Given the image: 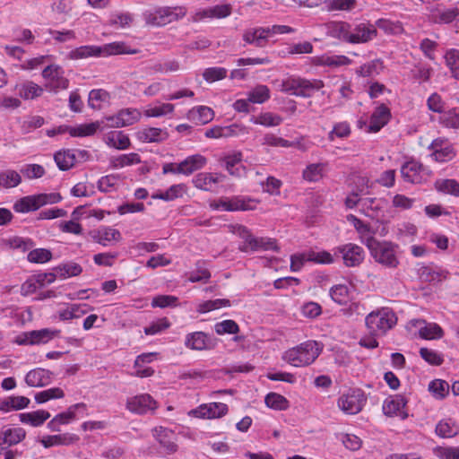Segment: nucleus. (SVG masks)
<instances>
[{
    "mask_svg": "<svg viewBox=\"0 0 459 459\" xmlns=\"http://www.w3.org/2000/svg\"><path fill=\"white\" fill-rule=\"evenodd\" d=\"M390 109L384 104L378 106L374 110L370 117L368 131L377 133L385 126L390 119Z\"/></svg>",
    "mask_w": 459,
    "mask_h": 459,
    "instance_id": "25",
    "label": "nucleus"
},
{
    "mask_svg": "<svg viewBox=\"0 0 459 459\" xmlns=\"http://www.w3.org/2000/svg\"><path fill=\"white\" fill-rule=\"evenodd\" d=\"M80 440L79 436L73 433H63L56 435H46L39 439V442L45 447L50 448L58 446H71Z\"/></svg>",
    "mask_w": 459,
    "mask_h": 459,
    "instance_id": "18",
    "label": "nucleus"
},
{
    "mask_svg": "<svg viewBox=\"0 0 459 459\" xmlns=\"http://www.w3.org/2000/svg\"><path fill=\"white\" fill-rule=\"evenodd\" d=\"M90 310H92V307L87 304H69L65 308L58 312V317L62 321H69L74 318H80Z\"/></svg>",
    "mask_w": 459,
    "mask_h": 459,
    "instance_id": "31",
    "label": "nucleus"
},
{
    "mask_svg": "<svg viewBox=\"0 0 459 459\" xmlns=\"http://www.w3.org/2000/svg\"><path fill=\"white\" fill-rule=\"evenodd\" d=\"M438 192L453 195L459 197V183L455 179H439L435 183Z\"/></svg>",
    "mask_w": 459,
    "mask_h": 459,
    "instance_id": "57",
    "label": "nucleus"
},
{
    "mask_svg": "<svg viewBox=\"0 0 459 459\" xmlns=\"http://www.w3.org/2000/svg\"><path fill=\"white\" fill-rule=\"evenodd\" d=\"M313 63L316 65H325L329 67H339L348 65L351 60L342 55H323L313 58Z\"/></svg>",
    "mask_w": 459,
    "mask_h": 459,
    "instance_id": "36",
    "label": "nucleus"
},
{
    "mask_svg": "<svg viewBox=\"0 0 459 459\" xmlns=\"http://www.w3.org/2000/svg\"><path fill=\"white\" fill-rule=\"evenodd\" d=\"M257 202L242 196L221 197L210 203L211 209L214 211H249L255 209Z\"/></svg>",
    "mask_w": 459,
    "mask_h": 459,
    "instance_id": "6",
    "label": "nucleus"
},
{
    "mask_svg": "<svg viewBox=\"0 0 459 459\" xmlns=\"http://www.w3.org/2000/svg\"><path fill=\"white\" fill-rule=\"evenodd\" d=\"M100 56V47L86 45L71 50L66 57L70 60L85 59L89 57Z\"/></svg>",
    "mask_w": 459,
    "mask_h": 459,
    "instance_id": "37",
    "label": "nucleus"
},
{
    "mask_svg": "<svg viewBox=\"0 0 459 459\" xmlns=\"http://www.w3.org/2000/svg\"><path fill=\"white\" fill-rule=\"evenodd\" d=\"M54 271L56 272L60 278H68L79 275L82 269L76 263H68L56 267Z\"/></svg>",
    "mask_w": 459,
    "mask_h": 459,
    "instance_id": "61",
    "label": "nucleus"
},
{
    "mask_svg": "<svg viewBox=\"0 0 459 459\" xmlns=\"http://www.w3.org/2000/svg\"><path fill=\"white\" fill-rule=\"evenodd\" d=\"M91 239L103 247L113 245L121 240V233L111 227H100L89 232Z\"/></svg>",
    "mask_w": 459,
    "mask_h": 459,
    "instance_id": "13",
    "label": "nucleus"
},
{
    "mask_svg": "<svg viewBox=\"0 0 459 459\" xmlns=\"http://www.w3.org/2000/svg\"><path fill=\"white\" fill-rule=\"evenodd\" d=\"M231 7L230 4H219L212 8L203 11L200 14L201 18H224L230 14Z\"/></svg>",
    "mask_w": 459,
    "mask_h": 459,
    "instance_id": "59",
    "label": "nucleus"
},
{
    "mask_svg": "<svg viewBox=\"0 0 459 459\" xmlns=\"http://www.w3.org/2000/svg\"><path fill=\"white\" fill-rule=\"evenodd\" d=\"M384 69L380 59L371 60L356 69V74L362 77H373L378 75Z\"/></svg>",
    "mask_w": 459,
    "mask_h": 459,
    "instance_id": "44",
    "label": "nucleus"
},
{
    "mask_svg": "<svg viewBox=\"0 0 459 459\" xmlns=\"http://www.w3.org/2000/svg\"><path fill=\"white\" fill-rule=\"evenodd\" d=\"M54 160L59 169L67 170L74 167L75 163V155L70 150H63L55 153Z\"/></svg>",
    "mask_w": 459,
    "mask_h": 459,
    "instance_id": "47",
    "label": "nucleus"
},
{
    "mask_svg": "<svg viewBox=\"0 0 459 459\" xmlns=\"http://www.w3.org/2000/svg\"><path fill=\"white\" fill-rule=\"evenodd\" d=\"M126 409L137 414H143L157 408V403L147 394L130 397L126 401Z\"/></svg>",
    "mask_w": 459,
    "mask_h": 459,
    "instance_id": "12",
    "label": "nucleus"
},
{
    "mask_svg": "<svg viewBox=\"0 0 459 459\" xmlns=\"http://www.w3.org/2000/svg\"><path fill=\"white\" fill-rule=\"evenodd\" d=\"M397 245L389 241H379L369 238L368 249L375 262L390 269H394L399 264L397 255Z\"/></svg>",
    "mask_w": 459,
    "mask_h": 459,
    "instance_id": "2",
    "label": "nucleus"
},
{
    "mask_svg": "<svg viewBox=\"0 0 459 459\" xmlns=\"http://www.w3.org/2000/svg\"><path fill=\"white\" fill-rule=\"evenodd\" d=\"M433 453L439 459H459V447L437 446Z\"/></svg>",
    "mask_w": 459,
    "mask_h": 459,
    "instance_id": "64",
    "label": "nucleus"
},
{
    "mask_svg": "<svg viewBox=\"0 0 459 459\" xmlns=\"http://www.w3.org/2000/svg\"><path fill=\"white\" fill-rule=\"evenodd\" d=\"M15 91L20 98L24 100H34L40 97L44 89L32 81H25L15 85Z\"/></svg>",
    "mask_w": 459,
    "mask_h": 459,
    "instance_id": "23",
    "label": "nucleus"
},
{
    "mask_svg": "<svg viewBox=\"0 0 459 459\" xmlns=\"http://www.w3.org/2000/svg\"><path fill=\"white\" fill-rule=\"evenodd\" d=\"M396 322L395 314L387 307L371 312L366 317L367 327L376 335L385 333Z\"/></svg>",
    "mask_w": 459,
    "mask_h": 459,
    "instance_id": "4",
    "label": "nucleus"
},
{
    "mask_svg": "<svg viewBox=\"0 0 459 459\" xmlns=\"http://www.w3.org/2000/svg\"><path fill=\"white\" fill-rule=\"evenodd\" d=\"M377 35V30L375 25L369 23H359L355 26L351 32V43H366L375 39Z\"/></svg>",
    "mask_w": 459,
    "mask_h": 459,
    "instance_id": "22",
    "label": "nucleus"
},
{
    "mask_svg": "<svg viewBox=\"0 0 459 459\" xmlns=\"http://www.w3.org/2000/svg\"><path fill=\"white\" fill-rule=\"evenodd\" d=\"M154 431L157 440L168 453L171 454L177 451L178 446L175 443V435L172 431L162 427L155 429Z\"/></svg>",
    "mask_w": 459,
    "mask_h": 459,
    "instance_id": "38",
    "label": "nucleus"
},
{
    "mask_svg": "<svg viewBox=\"0 0 459 459\" xmlns=\"http://www.w3.org/2000/svg\"><path fill=\"white\" fill-rule=\"evenodd\" d=\"M386 201L382 198L367 197L361 201L362 212L371 219L378 220L384 214Z\"/></svg>",
    "mask_w": 459,
    "mask_h": 459,
    "instance_id": "20",
    "label": "nucleus"
},
{
    "mask_svg": "<svg viewBox=\"0 0 459 459\" xmlns=\"http://www.w3.org/2000/svg\"><path fill=\"white\" fill-rule=\"evenodd\" d=\"M26 437V430L21 427L7 428L0 433V454L3 451L2 445L14 446L22 441Z\"/></svg>",
    "mask_w": 459,
    "mask_h": 459,
    "instance_id": "28",
    "label": "nucleus"
},
{
    "mask_svg": "<svg viewBox=\"0 0 459 459\" xmlns=\"http://www.w3.org/2000/svg\"><path fill=\"white\" fill-rule=\"evenodd\" d=\"M183 14L181 12L178 13L176 10L170 8H161L154 12H146L144 18L146 23L152 26H164L178 19L179 15Z\"/></svg>",
    "mask_w": 459,
    "mask_h": 459,
    "instance_id": "11",
    "label": "nucleus"
},
{
    "mask_svg": "<svg viewBox=\"0 0 459 459\" xmlns=\"http://www.w3.org/2000/svg\"><path fill=\"white\" fill-rule=\"evenodd\" d=\"M322 348L316 341H307L296 347L287 350L282 359L294 367H307L320 355Z\"/></svg>",
    "mask_w": 459,
    "mask_h": 459,
    "instance_id": "1",
    "label": "nucleus"
},
{
    "mask_svg": "<svg viewBox=\"0 0 459 459\" xmlns=\"http://www.w3.org/2000/svg\"><path fill=\"white\" fill-rule=\"evenodd\" d=\"M207 164V159L201 154H194L186 157L179 162V168L183 175L189 176L196 170L202 169Z\"/></svg>",
    "mask_w": 459,
    "mask_h": 459,
    "instance_id": "29",
    "label": "nucleus"
},
{
    "mask_svg": "<svg viewBox=\"0 0 459 459\" xmlns=\"http://www.w3.org/2000/svg\"><path fill=\"white\" fill-rule=\"evenodd\" d=\"M53 379V374L48 369L37 368L30 370L25 376V383L30 387L48 385Z\"/></svg>",
    "mask_w": 459,
    "mask_h": 459,
    "instance_id": "21",
    "label": "nucleus"
},
{
    "mask_svg": "<svg viewBox=\"0 0 459 459\" xmlns=\"http://www.w3.org/2000/svg\"><path fill=\"white\" fill-rule=\"evenodd\" d=\"M429 148L432 150L430 157L437 162L450 161L456 155L453 145L441 138L435 139Z\"/></svg>",
    "mask_w": 459,
    "mask_h": 459,
    "instance_id": "15",
    "label": "nucleus"
},
{
    "mask_svg": "<svg viewBox=\"0 0 459 459\" xmlns=\"http://www.w3.org/2000/svg\"><path fill=\"white\" fill-rule=\"evenodd\" d=\"M78 414L87 415V405L84 403L73 404L65 411L56 414L48 423L51 431H59L61 425H66L77 419Z\"/></svg>",
    "mask_w": 459,
    "mask_h": 459,
    "instance_id": "8",
    "label": "nucleus"
},
{
    "mask_svg": "<svg viewBox=\"0 0 459 459\" xmlns=\"http://www.w3.org/2000/svg\"><path fill=\"white\" fill-rule=\"evenodd\" d=\"M333 255H341L345 266L355 267L362 264L365 258L364 249L354 243L336 247Z\"/></svg>",
    "mask_w": 459,
    "mask_h": 459,
    "instance_id": "7",
    "label": "nucleus"
},
{
    "mask_svg": "<svg viewBox=\"0 0 459 459\" xmlns=\"http://www.w3.org/2000/svg\"><path fill=\"white\" fill-rule=\"evenodd\" d=\"M34 345L44 344L57 337L61 331L58 329L43 328L40 330L30 331Z\"/></svg>",
    "mask_w": 459,
    "mask_h": 459,
    "instance_id": "46",
    "label": "nucleus"
},
{
    "mask_svg": "<svg viewBox=\"0 0 459 459\" xmlns=\"http://www.w3.org/2000/svg\"><path fill=\"white\" fill-rule=\"evenodd\" d=\"M459 11L457 8H450L446 10L438 8L431 11L429 19L435 23H450L457 17Z\"/></svg>",
    "mask_w": 459,
    "mask_h": 459,
    "instance_id": "42",
    "label": "nucleus"
},
{
    "mask_svg": "<svg viewBox=\"0 0 459 459\" xmlns=\"http://www.w3.org/2000/svg\"><path fill=\"white\" fill-rule=\"evenodd\" d=\"M109 93L102 89L92 90L89 93V106L93 109H101L109 101Z\"/></svg>",
    "mask_w": 459,
    "mask_h": 459,
    "instance_id": "45",
    "label": "nucleus"
},
{
    "mask_svg": "<svg viewBox=\"0 0 459 459\" xmlns=\"http://www.w3.org/2000/svg\"><path fill=\"white\" fill-rule=\"evenodd\" d=\"M413 326L419 329V336L424 340H438L444 336V331L437 323H428L423 319L412 320Z\"/></svg>",
    "mask_w": 459,
    "mask_h": 459,
    "instance_id": "16",
    "label": "nucleus"
},
{
    "mask_svg": "<svg viewBox=\"0 0 459 459\" xmlns=\"http://www.w3.org/2000/svg\"><path fill=\"white\" fill-rule=\"evenodd\" d=\"M325 165L324 163H312L306 167L303 170L302 176L306 181L317 182L324 175Z\"/></svg>",
    "mask_w": 459,
    "mask_h": 459,
    "instance_id": "51",
    "label": "nucleus"
},
{
    "mask_svg": "<svg viewBox=\"0 0 459 459\" xmlns=\"http://www.w3.org/2000/svg\"><path fill=\"white\" fill-rule=\"evenodd\" d=\"M141 162V158L139 154L132 152L128 154H121L117 157H115L111 160V165L115 169H119L126 166H131L134 164H139Z\"/></svg>",
    "mask_w": 459,
    "mask_h": 459,
    "instance_id": "56",
    "label": "nucleus"
},
{
    "mask_svg": "<svg viewBox=\"0 0 459 459\" xmlns=\"http://www.w3.org/2000/svg\"><path fill=\"white\" fill-rule=\"evenodd\" d=\"M188 117L196 124L205 125L213 119L214 111L209 107L198 106L189 111Z\"/></svg>",
    "mask_w": 459,
    "mask_h": 459,
    "instance_id": "39",
    "label": "nucleus"
},
{
    "mask_svg": "<svg viewBox=\"0 0 459 459\" xmlns=\"http://www.w3.org/2000/svg\"><path fill=\"white\" fill-rule=\"evenodd\" d=\"M29 404L30 399L25 396H9L0 400V411L9 412L11 411H19L27 408Z\"/></svg>",
    "mask_w": 459,
    "mask_h": 459,
    "instance_id": "35",
    "label": "nucleus"
},
{
    "mask_svg": "<svg viewBox=\"0 0 459 459\" xmlns=\"http://www.w3.org/2000/svg\"><path fill=\"white\" fill-rule=\"evenodd\" d=\"M440 119L446 126L459 128V108L445 111Z\"/></svg>",
    "mask_w": 459,
    "mask_h": 459,
    "instance_id": "63",
    "label": "nucleus"
},
{
    "mask_svg": "<svg viewBox=\"0 0 459 459\" xmlns=\"http://www.w3.org/2000/svg\"><path fill=\"white\" fill-rule=\"evenodd\" d=\"M367 397L360 389H351L342 394L337 401L338 408L345 414L354 415L361 411Z\"/></svg>",
    "mask_w": 459,
    "mask_h": 459,
    "instance_id": "5",
    "label": "nucleus"
},
{
    "mask_svg": "<svg viewBox=\"0 0 459 459\" xmlns=\"http://www.w3.org/2000/svg\"><path fill=\"white\" fill-rule=\"evenodd\" d=\"M142 113L137 108H124L115 116L108 117L106 119L112 127H124L135 124L141 119Z\"/></svg>",
    "mask_w": 459,
    "mask_h": 459,
    "instance_id": "14",
    "label": "nucleus"
},
{
    "mask_svg": "<svg viewBox=\"0 0 459 459\" xmlns=\"http://www.w3.org/2000/svg\"><path fill=\"white\" fill-rule=\"evenodd\" d=\"M136 138L143 143H159L166 140L168 133L160 128L146 127L136 133Z\"/></svg>",
    "mask_w": 459,
    "mask_h": 459,
    "instance_id": "32",
    "label": "nucleus"
},
{
    "mask_svg": "<svg viewBox=\"0 0 459 459\" xmlns=\"http://www.w3.org/2000/svg\"><path fill=\"white\" fill-rule=\"evenodd\" d=\"M269 38V30L266 28H252L246 30L243 33V39L248 44H253L257 48H264Z\"/></svg>",
    "mask_w": 459,
    "mask_h": 459,
    "instance_id": "27",
    "label": "nucleus"
},
{
    "mask_svg": "<svg viewBox=\"0 0 459 459\" xmlns=\"http://www.w3.org/2000/svg\"><path fill=\"white\" fill-rule=\"evenodd\" d=\"M238 126L233 125L230 126H213L205 131V136L212 139H219L222 137H230L237 134Z\"/></svg>",
    "mask_w": 459,
    "mask_h": 459,
    "instance_id": "54",
    "label": "nucleus"
},
{
    "mask_svg": "<svg viewBox=\"0 0 459 459\" xmlns=\"http://www.w3.org/2000/svg\"><path fill=\"white\" fill-rule=\"evenodd\" d=\"M42 77L46 80V87L50 91L65 90L69 82L64 76V70L58 65H49L42 71Z\"/></svg>",
    "mask_w": 459,
    "mask_h": 459,
    "instance_id": "9",
    "label": "nucleus"
},
{
    "mask_svg": "<svg viewBox=\"0 0 459 459\" xmlns=\"http://www.w3.org/2000/svg\"><path fill=\"white\" fill-rule=\"evenodd\" d=\"M185 345L195 351L210 350L213 347L211 339L204 332L188 333L186 337Z\"/></svg>",
    "mask_w": 459,
    "mask_h": 459,
    "instance_id": "24",
    "label": "nucleus"
},
{
    "mask_svg": "<svg viewBox=\"0 0 459 459\" xmlns=\"http://www.w3.org/2000/svg\"><path fill=\"white\" fill-rule=\"evenodd\" d=\"M406 401L402 395H394L386 398L383 404V411L386 416H397L404 420L408 414L404 411Z\"/></svg>",
    "mask_w": 459,
    "mask_h": 459,
    "instance_id": "19",
    "label": "nucleus"
},
{
    "mask_svg": "<svg viewBox=\"0 0 459 459\" xmlns=\"http://www.w3.org/2000/svg\"><path fill=\"white\" fill-rule=\"evenodd\" d=\"M347 221L352 223L353 227L359 234L360 241L368 247V242L369 238H375V231L370 227V225L365 223L363 221L353 214L347 215Z\"/></svg>",
    "mask_w": 459,
    "mask_h": 459,
    "instance_id": "30",
    "label": "nucleus"
},
{
    "mask_svg": "<svg viewBox=\"0 0 459 459\" xmlns=\"http://www.w3.org/2000/svg\"><path fill=\"white\" fill-rule=\"evenodd\" d=\"M49 418L50 413L45 410H38L19 414V419L22 423L34 428L42 426Z\"/></svg>",
    "mask_w": 459,
    "mask_h": 459,
    "instance_id": "33",
    "label": "nucleus"
},
{
    "mask_svg": "<svg viewBox=\"0 0 459 459\" xmlns=\"http://www.w3.org/2000/svg\"><path fill=\"white\" fill-rule=\"evenodd\" d=\"M224 176L221 174H212L202 172L195 175L192 180L195 187L204 190L212 191L214 185L222 181Z\"/></svg>",
    "mask_w": 459,
    "mask_h": 459,
    "instance_id": "26",
    "label": "nucleus"
},
{
    "mask_svg": "<svg viewBox=\"0 0 459 459\" xmlns=\"http://www.w3.org/2000/svg\"><path fill=\"white\" fill-rule=\"evenodd\" d=\"M105 142L109 147H113L117 150H126L131 144L129 137L122 131L108 133L105 136Z\"/></svg>",
    "mask_w": 459,
    "mask_h": 459,
    "instance_id": "41",
    "label": "nucleus"
},
{
    "mask_svg": "<svg viewBox=\"0 0 459 459\" xmlns=\"http://www.w3.org/2000/svg\"><path fill=\"white\" fill-rule=\"evenodd\" d=\"M229 408L223 403H203L195 409L190 411L189 414L199 419L213 420L225 416Z\"/></svg>",
    "mask_w": 459,
    "mask_h": 459,
    "instance_id": "10",
    "label": "nucleus"
},
{
    "mask_svg": "<svg viewBox=\"0 0 459 459\" xmlns=\"http://www.w3.org/2000/svg\"><path fill=\"white\" fill-rule=\"evenodd\" d=\"M459 432V428L451 420H440L436 426V433L438 437L443 438H449L456 436Z\"/></svg>",
    "mask_w": 459,
    "mask_h": 459,
    "instance_id": "48",
    "label": "nucleus"
},
{
    "mask_svg": "<svg viewBox=\"0 0 459 459\" xmlns=\"http://www.w3.org/2000/svg\"><path fill=\"white\" fill-rule=\"evenodd\" d=\"M267 407L277 410L284 411L290 406L289 401L281 394L277 393H269L264 399Z\"/></svg>",
    "mask_w": 459,
    "mask_h": 459,
    "instance_id": "52",
    "label": "nucleus"
},
{
    "mask_svg": "<svg viewBox=\"0 0 459 459\" xmlns=\"http://www.w3.org/2000/svg\"><path fill=\"white\" fill-rule=\"evenodd\" d=\"M124 42H112L100 47V56H111L120 54H135Z\"/></svg>",
    "mask_w": 459,
    "mask_h": 459,
    "instance_id": "49",
    "label": "nucleus"
},
{
    "mask_svg": "<svg viewBox=\"0 0 459 459\" xmlns=\"http://www.w3.org/2000/svg\"><path fill=\"white\" fill-rule=\"evenodd\" d=\"M230 229L234 235L243 240L242 244L239 246V250L246 253L250 252L255 236H254L251 231L243 225H230Z\"/></svg>",
    "mask_w": 459,
    "mask_h": 459,
    "instance_id": "34",
    "label": "nucleus"
},
{
    "mask_svg": "<svg viewBox=\"0 0 459 459\" xmlns=\"http://www.w3.org/2000/svg\"><path fill=\"white\" fill-rule=\"evenodd\" d=\"M444 59L451 76L459 80V50L456 48L447 49L445 52Z\"/></svg>",
    "mask_w": 459,
    "mask_h": 459,
    "instance_id": "43",
    "label": "nucleus"
},
{
    "mask_svg": "<svg viewBox=\"0 0 459 459\" xmlns=\"http://www.w3.org/2000/svg\"><path fill=\"white\" fill-rule=\"evenodd\" d=\"M22 177L19 172L13 169H5L0 172V186L13 188L20 185Z\"/></svg>",
    "mask_w": 459,
    "mask_h": 459,
    "instance_id": "50",
    "label": "nucleus"
},
{
    "mask_svg": "<svg viewBox=\"0 0 459 459\" xmlns=\"http://www.w3.org/2000/svg\"><path fill=\"white\" fill-rule=\"evenodd\" d=\"M65 397V392L60 387H52L41 392L36 393L34 399L37 403H44L50 400L61 399Z\"/></svg>",
    "mask_w": 459,
    "mask_h": 459,
    "instance_id": "55",
    "label": "nucleus"
},
{
    "mask_svg": "<svg viewBox=\"0 0 459 459\" xmlns=\"http://www.w3.org/2000/svg\"><path fill=\"white\" fill-rule=\"evenodd\" d=\"M41 207L39 195H28L15 202L13 210L17 212H29Z\"/></svg>",
    "mask_w": 459,
    "mask_h": 459,
    "instance_id": "40",
    "label": "nucleus"
},
{
    "mask_svg": "<svg viewBox=\"0 0 459 459\" xmlns=\"http://www.w3.org/2000/svg\"><path fill=\"white\" fill-rule=\"evenodd\" d=\"M324 87L321 80H307L299 76H289L281 81L280 90L298 97H310L311 94Z\"/></svg>",
    "mask_w": 459,
    "mask_h": 459,
    "instance_id": "3",
    "label": "nucleus"
},
{
    "mask_svg": "<svg viewBox=\"0 0 459 459\" xmlns=\"http://www.w3.org/2000/svg\"><path fill=\"white\" fill-rule=\"evenodd\" d=\"M279 251V247L277 245V241L274 238H266V237H255V240L252 245V248L250 252H259V251Z\"/></svg>",
    "mask_w": 459,
    "mask_h": 459,
    "instance_id": "53",
    "label": "nucleus"
},
{
    "mask_svg": "<svg viewBox=\"0 0 459 459\" xmlns=\"http://www.w3.org/2000/svg\"><path fill=\"white\" fill-rule=\"evenodd\" d=\"M424 167L415 160L405 162L401 168V175L404 181L411 184H420L424 179Z\"/></svg>",
    "mask_w": 459,
    "mask_h": 459,
    "instance_id": "17",
    "label": "nucleus"
},
{
    "mask_svg": "<svg viewBox=\"0 0 459 459\" xmlns=\"http://www.w3.org/2000/svg\"><path fill=\"white\" fill-rule=\"evenodd\" d=\"M270 98V91L265 85H258L248 93V100L252 103H264Z\"/></svg>",
    "mask_w": 459,
    "mask_h": 459,
    "instance_id": "62",
    "label": "nucleus"
},
{
    "mask_svg": "<svg viewBox=\"0 0 459 459\" xmlns=\"http://www.w3.org/2000/svg\"><path fill=\"white\" fill-rule=\"evenodd\" d=\"M99 127L100 124L98 122L80 125L69 129V134L74 137L90 136L94 134Z\"/></svg>",
    "mask_w": 459,
    "mask_h": 459,
    "instance_id": "58",
    "label": "nucleus"
},
{
    "mask_svg": "<svg viewBox=\"0 0 459 459\" xmlns=\"http://www.w3.org/2000/svg\"><path fill=\"white\" fill-rule=\"evenodd\" d=\"M429 390L436 398L443 399L449 393V385L445 380L435 379L429 383Z\"/></svg>",
    "mask_w": 459,
    "mask_h": 459,
    "instance_id": "60",
    "label": "nucleus"
}]
</instances>
